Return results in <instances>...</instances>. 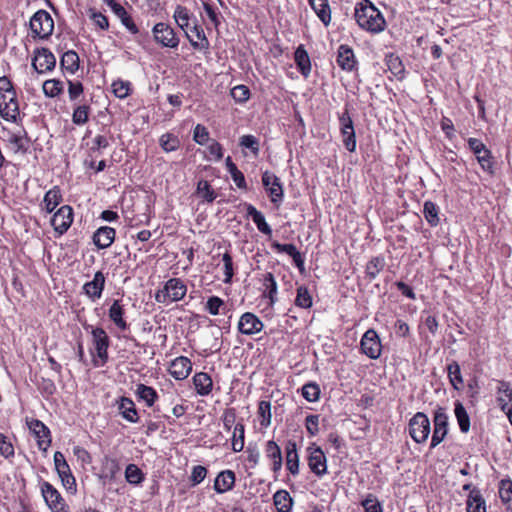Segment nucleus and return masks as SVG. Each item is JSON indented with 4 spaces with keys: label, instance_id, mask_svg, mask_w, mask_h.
<instances>
[{
    "label": "nucleus",
    "instance_id": "nucleus-4",
    "mask_svg": "<svg viewBox=\"0 0 512 512\" xmlns=\"http://www.w3.org/2000/svg\"><path fill=\"white\" fill-rule=\"evenodd\" d=\"M409 434L416 443H424L430 434V421L428 417L417 412L409 421Z\"/></svg>",
    "mask_w": 512,
    "mask_h": 512
},
{
    "label": "nucleus",
    "instance_id": "nucleus-10",
    "mask_svg": "<svg viewBox=\"0 0 512 512\" xmlns=\"http://www.w3.org/2000/svg\"><path fill=\"white\" fill-rule=\"evenodd\" d=\"M434 431L432 434L430 448L438 446L446 437L448 432V416L445 413L444 408L439 407L433 418Z\"/></svg>",
    "mask_w": 512,
    "mask_h": 512
},
{
    "label": "nucleus",
    "instance_id": "nucleus-1",
    "mask_svg": "<svg viewBox=\"0 0 512 512\" xmlns=\"http://www.w3.org/2000/svg\"><path fill=\"white\" fill-rule=\"evenodd\" d=\"M355 19L360 28L371 32H382L386 21L382 13L369 0H362L355 8Z\"/></svg>",
    "mask_w": 512,
    "mask_h": 512
},
{
    "label": "nucleus",
    "instance_id": "nucleus-25",
    "mask_svg": "<svg viewBox=\"0 0 512 512\" xmlns=\"http://www.w3.org/2000/svg\"><path fill=\"white\" fill-rule=\"evenodd\" d=\"M235 473L231 470L221 471L214 481V489L217 493L222 494L234 487Z\"/></svg>",
    "mask_w": 512,
    "mask_h": 512
},
{
    "label": "nucleus",
    "instance_id": "nucleus-43",
    "mask_svg": "<svg viewBox=\"0 0 512 512\" xmlns=\"http://www.w3.org/2000/svg\"><path fill=\"white\" fill-rule=\"evenodd\" d=\"M423 214H424V217H425L426 221L431 226L434 227V226H437L439 224L440 218H439L438 207L433 202L426 201L424 203Z\"/></svg>",
    "mask_w": 512,
    "mask_h": 512
},
{
    "label": "nucleus",
    "instance_id": "nucleus-18",
    "mask_svg": "<svg viewBox=\"0 0 512 512\" xmlns=\"http://www.w3.org/2000/svg\"><path fill=\"white\" fill-rule=\"evenodd\" d=\"M41 492L46 504L54 512H60L65 506V502L60 493L49 482H43Z\"/></svg>",
    "mask_w": 512,
    "mask_h": 512
},
{
    "label": "nucleus",
    "instance_id": "nucleus-29",
    "mask_svg": "<svg viewBox=\"0 0 512 512\" xmlns=\"http://www.w3.org/2000/svg\"><path fill=\"white\" fill-rule=\"evenodd\" d=\"M466 511L486 512V502L478 488L472 489L469 493L466 500Z\"/></svg>",
    "mask_w": 512,
    "mask_h": 512
},
{
    "label": "nucleus",
    "instance_id": "nucleus-41",
    "mask_svg": "<svg viewBox=\"0 0 512 512\" xmlns=\"http://www.w3.org/2000/svg\"><path fill=\"white\" fill-rule=\"evenodd\" d=\"M225 165L227 171L230 173L233 181L237 185L238 188L243 189L246 188V181L244 174L237 168V166L233 163L230 156L225 159Z\"/></svg>",
    "mask_w": 512,
    "mask_h": 512
},
{
    "label": "nucleus",
    "instance_id": "nucleus-35",
    "mask_svg": "<svg viewBox=\"0 0 512 512\" xmlns=\"http://www.w3.org/2000/svg\"><path fill=\"white\" fill-rule=\"evenodd\" d=\"M273 501L278 512H290L292 509L293 499L286 490H278Z\"/></svg>",
    "mask_w": 512,
    "mask_h": 512
},
{
    "label": "nucleus",
    "instance_id": "nucleus-26",
    "mask_svg": "<svg viewBox=\"0 0 512 512\" xmlns=\"http://www.w3.org/2000/svg\"><path fill=\"white\" fill-rule=\"evenodd\" d=\"M125 309L120 300H114L109 308V319L122 331L128 328V324L124 319Z\"/></svg>",
    "mask_w": 512,
    "mask_h": 512
},
{
    "label": "nucleus",
    "instance_id": "nucleus-57",
    "mask_svg": "<svg viewBox=\"0 0 512 512\" xmlns=\"http://www.w3.org/2000/svg\"><path fill=\"white\" fill-rule=\"evenodd\" d=\"M499 495L501 500L506 503H512V481L502 480L499 487Z\"/></svg>",
    "mask_w": 512,
    "mask_h": 512
},
{
    "label": "nucleus",
    "instance_id": "nucleus-11",
    "mask_svg": "<svg viewBox=\"0 0 512 512\" xmlns=\"http://www.w3.org/2000/svg\"><path fill=\"white\" fill-rule=\"evenodd\" d=\"M307 451L310 470L318 477L324 476L327 473V459L323 450L313 443L307 448Z\"/></svg>",
    "mask_w": 512,
    "mask_h": 512
},
{
    "label": "nucleus",
    "instance_id": "nucleus-56",
    "mask_svg": "<svg viewBox=\"0 0 512 512\" xmlns=\"http://www.w3.org/2000/svg\"><path fill=\"white\" fill-rule=\"evenodd\" d=\"M197 191L207 202H213L216 198L214 190L206 180H201L198 183Z\"/></svg>",
    "mask_w": 512,
    "mask_h": 512
},
{
    "label": "nucleus",
    "instance_id": "nucleus-32",
    "mask_svg": "<svg viewBox=\"0 0 512 512\" xmlns=\"http://www.w3.org/2000/svg\"><path fill=\"white\" fill-rule=\"evenodd\" d=\"M193 384L196 392L201 396H206L212 391L213 381L205 372L196 373L193 376Z\"/></svg>",
    "mask_w": 512,
    "mask_h": 512
},
{
    "label": "nucleus",
    "instance_id": "nucleus-64",
    "mask_svg": "<svg viewBox=\"0 0 512 512\" xmlns=\"http://www.w3.org/2000/svg\"><path fill=\"white\" fill-rule=\"evenodd\" d=\"M498 397L501 396L506 399V402L512 404V387L506 381H499L497 386Z\"/></svg>",
    "mask_w": 512,
    "mask_h": 512
},
{
    "label": "nucleus",
    "instance_id": "nucleus-62",
    "mask_svg": "<svg viewBox=\"0 0 512 512\" xmlns=\"http://www.w3.org/2000/svg\"><path fill=\"white\" fill-rule=\"evenodd\" d=\"M305 426L311 436H315L319 432V415L310 414L305 419Z\"/></svg>",
    "mask_w": 512,
    "mask_h": 512
},
{
    "label": "nucleus",
    "instance_id": "nucleus-33",
    "mask_svg": "<svg viewBox=\"0 0 512 512\" xmlns=\"http://www.w3.org/2000/svg\"><path fill=\"white\" fill-rule=\"evenodd\" d=\"M295 63L301 74L307 77L311 72L310 58L303 45H300L294 53Z\"/></svg>",
    "mask_w": 512,
    "mask_h": 512
},
{
    "label": "nucleus",
    "instance_id": "nucleus-36",
    "mask_svg": "<svg viewBox=\"0 0 512 512\" xmlns=\"http://www.w3.org/2000/svg\"><path fill=\"white\" fill-rule=\"evenodd\" d=\"M136 395L140 400H143L148 407H152L158 399L156 390L144 384H138L136 387Z\"/></svg>",
    "mask_w": 512,
    "mask_h": 512
},
{
    "label": "nucleus",
    "instance_id": "nucleus-53",
    "mask_svg": "<svg viewBox=\"0 0 512 512\" xmlns=\"http://www.w3.org/2000/svg\"><path fill=\"white\" fill-rule=\"evenodd\" d=\"M258 415L261 418V426L268 427L271 424V403L269 401L263 400L259 402Z\"/></svg>",
    "mask_w": 512,
    "mask_h": 512
},
{
    "label": "nucleus",
    "instance_id": "nucleus-61",
    "mask_svg": "<svg viewBox=\"0 0 512 512\" xmlns=\"http://www.w3.org/2000/svg\"><path fill=\"white\" fill-rule=\"evenodd\" d=\"M240 146L251 149L255 155L259 152V141L253 135H243L240 138Z\"/></svg>",
    "mask_w": 512,
    "mask_h": 512
},
{
    "label": "nucleus",
    "instance_id": "nucleus-17",
    "mask_svg": "<svg viewBox=\"0 0 512 512\" xmlns=\"http://www.w3.org/2000/svg\"><path fill=\"white\" fill-rule=\"evenodd\" d=\"M264 328L263 322L251 312L244 313L238 322V330L240 333L252 336L261 332Z\"/></svg>",
    "mask_w": 512,
    "mask_h": 512
},
{
    "label": "nucleus",
    "instance_id": "nucleus-51",
    "mask_svg": "<svg viewBox=\"0 0 512 512\" xmlns=\"http://www.w3.org/2000/svg\"><path fill=\"white\" fill-rule=\"evenodd\" d=\"M125 478L130 484L137 485L143 481L144 475L137 465L129 464L125 469Z\"/></svg>",
    "mask_w": 512,
    "mask_h": 512
},
{
    "label": "nucleus",
    "instance_id": "nucleus-7",
    "mask_svg": "<svg viewBox=\"0 0 512 512\" xmlns=\"http://www.w3.org/2000/svg\"><path fill=\"white\" fill-rule=\"evenodd\" d=\"M0 116L16 124L21 121L16 94H3L0 99Z\"/></svg>",
    "mask_w": 512,
    "mask_h": 512
},
{
    "label": "nucleus",
    "instance_id": "nucleus-45",
    "mask_svg": "<svg viewBox=\"0 0 512 512\" xmlns=\"http://www.w3.org/2000/svg\"><path fill=\"white\" fill-rule=\"evenodd\" d=\"M245 428L242 423H237L234 426L233 436H232V450L234 452H240L244 448V436Z\"/></svg>",
    "mask_w": 512,
    "mask_h": 512
},
{
    "label": "nucleus",
    "instance_id": "nucleus-20",
    "mask_svg": "<svg viewBox=\"0 0 512 512\" xmlns=\"http://www.w3.org/2000/svg\"><path fill=\"white\" fill-rule=\"evenodd\" d=\"M192 371L190 359L184 356L174 359L169 366L170 375L176 380L186 379Z\"/></svg>",
    "mask_w": 512,
    "mask_h": 512
},
{
    "label": "nucleus",
    "instance_id": "nucleus-60",
    "mask_svg": "<svg viewBox=\"0 0 512 512\" xmlns=\"http://www.w3.org/2000/svg\"><path fill=\"white\" fill-rule=\"evenodd\" d=\"M231 95L235 101L243 103L249 99L250 91L245 85H238L231 90Z\"/></svg>",
    "mask_w": 512,
    "mask_h": 512
},
{
    "label": "nucleus",
    "instance_id": "nucleus-34",
    "mask_svg": "<svg viewBox=\"0 0 512 512\" xmlns=\"http://www.w3.org/2000/svg\"><path fill=\"white\" fill-rule=\"evenodd\" d=\"M447 374L449 382L455 390L460 391L463 388L464 380L461 373L460 365L457 361H451L447 365Z\"/></svg>",
    "mask_w": 512,
    "mask_h": 512
},
{
    "label": "nucleus",
    "instance_id": "nucleus-15",
    "mask_svg": "<svg viewBox=\"0 0 512 512\" xmlns=\"http://www.w3.org/2000/svg\"><path fill=\"white\" fill-rule=\"evenodd\" d=\"M73 222V210L70 206L60 207L51 218V225L59 234L65 233Z\"/></svg>",
    "mask_w": 512,
    "mask_h": 512
},
{
    "label": "nucleus",
    "instance_id": "nucleus-24",
    "mask_svg": "<svg viewBox=\"0 0 512 512\" xmlns=\"http://www.w3.org/2000/svg\"><path fill=\"white\" fill-rule=\"evenodd\" d=\"M116 231L112 227L104 226L96 230L93 242L99 249L108 248L115 239Z\"/></svg>",
    "mask_w": 512,
    "mask_h": 512
},
{
    "label": "nucleus",
    "instance_id": "nucleus-12",
    "mask_svg": "<svg viewBox=\"0 0 512 512\" xmlns=\"http://www.w3.org/2000/svg\"><path fill=\"white\" fill-rule=\"evenodd\" d=\"M469 148L476 155L483 170L493 173V163L490 150L477 138L468 139Z\"/></svg>",
    "mask_w": 512,
    "mask_h": 512
},
{
    "label": "nucleus",
    "instance_id": "nucleus-47",
    "mask_svg": "<svg viewBox=\"0 0 512 512\" xmlns=\"http://www.w3.org/2000/svg\"><path fill=\"white\" fill-rule=\"evenodd\" d=\"M43 92L47 97H57L63 92V83L58 79L46 80L43 83Z\"/></svg>",
    "mask_w": 512,
    "mask_h": 512
},
{
    "label": "nucleus",
    "instance_id": "nucleus-9",
    "mask_svg": "<svg viewBox=\"0 0 512 512\" xmlns=\"http://www.w3.org/2000/svg\"><path fill=\"white\" fill-rule=\"evenodd\" d=\"M262 184L267 190L271 202L278 207L284 197L280 179L274 173L265 171L262 175Z\"/></svg>",
    "mask_w": 512,
    "mask_h": 512
},
{
    "label": "nucleus",
    "instance_id": "nucleus-48",
    "mask_svg": "<svg viewBox=\"0 0 512 512\" xmlns=\"http://www.w3.org/2000/svg\"><path fill=\"white\" fill-rule=\"evenodd\" d=\"M294 303L297 307L303 309H308L312 306V296L310 295L307 287L299 286L297 288V295Z\"/></svg>",
    "mask_w": 512,
    "mask_h": 512
},
{
    "label": "nucleus",
    "instance_id": "nucleus-42",
    "mask_svg": "<svg viewBox=\"0 0 512 512\" xmlns=\"http://www.w3.org/2000/svg\"><path fill=\"white\" fill-rule=\"evenodd\" d=\"M177 25L185 32L190 27V14L186 7L178 5L173 15Z\"/></svg>",
    "mask_w": 512,
    "mask_h": 512
},
{
    "label": "nucleus",
    "instance_id": "nucleus-23",
    "mask_svg": "<svg viewBox=\"0 0 512 512\" xmlns=\"http://www.w3.org/2000/svg\"><path fill=\"white\" fill-rule=\"evenodd\" d=\"M271 247L278 253H286L289 255L293 259V262L299 271L301 273L304 272V258L294 244H281L277 241H274L271 244Z\"/></svg>",
    "mask_w": 512,
    "mask_h": 512
},
{
    "label": "nucleus",
    "instance_id": "nucleus-13",
    "mask_svg": "<svg viewBox=\"0 0 512 512\" xmlns=\"http://www.w3.org/2000/svg\"><path fill=\"white\" fill-rule=\"evenodd\" d=\"M341 125V134L343 137V144L349 152H354L356 149V136L353 126V121L349 115L348 110L342 113L339 117Z\"/></svg>",
    "mask_w": 512,
    "mask_h": 512
},
{
    "label": "nucleus",
    "instance_id": "nucleus-46",
    "mask_svg": "<svg viewBox=\"0 0 512 512\" xmlns=\"http://www.w3.org/2000/svg\"><path fill=\"white\" fill-rule=\"evenodd\" d=\"M159 144L164 151L172 152L180 147V140L172 133H165L160 137Z\"/></svg>",
    "mask_w": 512,
    "mask_h": 512
},
{
    "label": "nucleus",
    "instance_id": "nucleus-27",
    "mask_svg": "<svg viewBox=\"0 0 512 512\" xmlns=\"http://www.w3.org/2000/svg\"><path fill=\"white\" fill-rule=\"evenodd\" d=\"M337 63L343 69L352 71L356 65L353 50L348 45H340L337 54Z\"/></svg>",
    "mask_w": 512,
    "mask_h": 512
},
{
    "label": "nucleus",
    "instance_id": "nucleus-37",
    "mask_svg": "<svg viewBox=\"0 0 512 512\" xmlns=\"http://www.w3.org/2000/svg\"><path fill=\"white\" fill-rule=\"evenodd\" d=\"M454 413L462 433H468L470 430V417L460 401L455 402Z\"/></svg>",
    "mask_w": 512,
    "mask_h": 512
},
{
    "label": "nucleus",
    "instance_id": "nucleus-5",
    "mask_svg": "<svg viewBox=\"0 0 512 512\" xmlns=\"http://www.w3.org/2000/svg\"><path fill=\"white\" fill-rule=\"evenodd\" d=\"M186 285L178 278L169 279L165 286L162 294L156 295V301L159 303L166 302V298L175 302L181 300L186 294Z\"/></svg>",
    "mask_w": 512,
    "mask_h": 512
},
{
    "label": "nucleus",
    "instance_id": "nucleus-59",
    "mask_svg": "<svg viewBox=\"0 0 512 512\" xmlns=\"http://www.w3.org/2000/svg\"><path fill=\"white\" fill-rule=\"evenodd\" d=\"M362 506L365 512H383L380 502L375 496L371 494H369L367 498L362 501Z\"/></svg>",
    "mask_w": 512,
    "mask_h": 512
},
{
    "label": "nucleus",
    "instance_id": "nucleus-21",
    "mask_svg": "<svg viewBox=\"0 0 512 512\" xmlns=\"http://www.w3.org/2000/svg\"><path fill=\"white\" fill-rule=\"evenodd\" d=\"M105 286V276L101 271H97L91 281L83 286L85 294L91 299H99L102 295Z\"/></svg>",
    "mask_w": 512,
    "mask_h": 512
},
{
    "label": "nucleus",
    "instance_id": "nucleus-19",
    "mask_svg": "<svg viewBox=\"0 0 512 512\" xmlns=\"http://www.w3.org/2000/svg\"><path fill=\"white\" fill-rule=\"evenodd\" d=\"M30 431L37 439L40 450L46 451L51 444L50 431L40 420L34 419L28 423Z\"/></svg>",
    "mask_w": 512,
    "mask_h": 512
},
{
    "label": "nucleus",
    "instance_id": "nucleus-8",
    "mask_svg": "<svg viewBox=\"0 0 512 512\" xmlns=\"http://www.w3.org/2000/svg\"><path fill=\"white\" fill-rule=\"evenodd\" d=\"M152 33L154 40L163 47L176 48L179 44V39L173 28L166 23L155 24Z\"/></svg>",
    "mask_w": 512,
    "mask_h": 512
},
{
    "label": "nucleus",
    "instance_id": "nucleus-50",
    "mask_svg": "<svg viewBox=\"0 0 512 512\" xmlns=\"http://www.w3.org/2000/svg\"><path fill=\"white\" fill-rule=\"evenodd\" d=\"M302 396L308 402H316L320 398V387L315 382L306 383L302 387Z\"/></svg>",
    "mask_w": 512,
    "mask_h": 512
},
{
    "label": "nucleus",
    "instance_id": "nucleus-28",
    "mask_svg": "<svg viewBox=\"0 0 512 512\" xmlns=\"http://www.w3.org/2000/svg\"><path fill=\"white\" fill-rule=\"evenodd\" d=\"M118 410L125 420L131 423L138 422V412L136 410L134 402L130 398L121 397L118 401Z\"/></svg>",
    "mask_w": 512,
    "mask_h": 512
},
{
    "label": "nucleus",
    "instance_id": "nucleus-2",
    "mask_svg": "<svg viewBox=\"0 0 512 512\" xmlns=\"http://www.w3.org/2000/svg\"><path fill=\"white\" fill-rule=\"evenodd\" d=\"M32 36L47 39L54 30V21L46 10H38L29 22Z\"/></svg>",
    "mask_w": 512,
    "mask_h": 512
},
{
    "label": "nucleus",
    "instance_id": "nucleus-38",
    "mask_svg": "<svg viewBox=\"0 0 512 512\" xmlns=\"http://www.w3.org/2000/svg\"><path fill=\"white\" fill-rule=\"evenodd\" d=\"M60 65L69 73L74 74L79 68L78 54L73 50L66 51L61 57Z\"/></svg>",
    "mask_w": 512,
    "mask_h": 512
},
{
    "label": "nucleus",
    "instance_id": "nucleus-31",
    "mask_svg": "<svg viewBox=\"0 0 512 512\" xmlns=\"http://www.w3.org/2000/svg\"><path fill=\"white\" fill-rule=\"evenodd\" d=\"M246 209L247 215L252 218L258 230L264 235L271 236L272 229L266 222L264 215L251 204H247Z\"/></svg>",
    "mask_w": 512,
    "mask_h": 512
},
{
    "label": "nucleus",
    "instance_id": "nucleus-54",
    "mask_svg": "<svg viewBox=\"0 0 512 512\" xmlns=\"http://www.w3.org/2000/svg\"><path fill=\"white\" fill-rule=\"evenodd\" d=\"M263 284L266 287L270 302L273 304L276 301L277 283L272 273L267 272L264 275Z\"/></svg>",
    "mask_w": 512,
    "mask_h": 512
},
{
    "label": "nucleus",
    "instance_id": "nucleus-52",
    "mask_svg": "<svg viewBox=\"0 0 512 512\" xmlns=\"http://www.w3.org/2000/svg\"><path fill=\"white\" fill-rule=\"evenodd\" d=\"M90 107L88 105H78L72 114V121L76 125H84L89 120Z\"/></svg>",
    "mask_w": 512,
    "mask_h": 512
},
{
    "label": "nucleus",
    "instance_id": "nucleus-6",
    "mask_svg": "<svg viewBox=\"0 0 512 512\" xmlns=\"http://www.w3.org/2000/svg\"><path fill=\"white\" fill-rule=\"evenodd\" d=\"M360 347L362 353L370 359H378L381 356V341L374 329H369L363 334Z\"/></svg>",
    "mask_w": 512,
    "mask_h": 512
},
{
    "label": "nucleus",
    "instance_id": "nucleus-14",
    "mask_svg": "<svg viewBox=\"0 0 512 512\" xmlns=\"http://www.w3.org/2000/svg\"><path fill=\"white\" fill-rule=\"evenodd\" d=\"M56 58L47 48L37 49L32 59V67L37 73H44L55 68Z\"/></svg>",
    "mask_w": 512,
    "mask_h": 512
},
{
    "label": "nucleus",
    "instance_id": "nucleus-22",
    "mask_svg": "<svg viewBox=\"0 0 512 512\" xmlns=\"http://www.w3.org/2000/svg\"><path fill=\"white\" fill-rule=\"evenodd\" d=\"M185 34L194 49H207L209 47V41L205 36L202 27L194 23L192 26L185 30Z\"/></svg>",
    "mask_w": 512,
    "mask_h": 512
},
{
    "label": "nucleus",
    "instance_id": "nucleus-55",
    "mask_svg": "<svg viewBox=\"0 0 512 512\" xmlns=\"http://www.w3.org/2000/svg\"><path fill=\"white\" fill-rule=\"evenodd\" d=\"M130 86L128 81L117 80L112 83V91L117 98L124 99L130 94Z\"/></svg>",
    "mask_w": 512,
    "mask_h": 512
},
{
    "label": "nucleus",
    "instance_id": "nucleus-44",
    "mask_svg": "<svg viewBox=\"0 0 512 512\" xmlns=\"http://www.w3.org/2000/svg\"><path fill=\"white\" fill-rule=\"evenodd\" d=\"M56 471L58 473L59 478L61 479L63 486L67 490L75 491L76 490V481H75L74 476L71 473L69 465L66 464L64 466V468L59 467L56 469Z\"/></svg>",
    "mask_w": 512,
    "mask_h": 512
},
{
    "label": "nucleus",
    "instance_id": "nucleus-40",
    "mask_svg": "<svg viewBox=\"0 0 512 512\" xmlns=\"http://www.w3.org/2000/svg\"><path fill=\"white\" fill-rule=\"evenodd\" d=\"M315 11L319 19L325 26H328L331 22V10L327 0H316L315 5L311 6Z\"/></svg>",
    "mask_w": 512,
    "mask_h": 512
},
{
    "label": "nucleus",
    "instance_id": "nucleus-30",
    "mask_svg": "<svg viewBox=\"0 0 512 512\" xmlns=\"http://www.w3.org/2000/svg\"><path fill=\"white\" fill-rule=\"evenodd\" d=\"M286 450V467L292 475L299 473V456L297 453V445L294 441H288Z\"/></svg>",
    "mask_w": 512,
    "mask_h": 512
},
{
    "label": "nucleus",
    "instance_id": "nucleus-39",
    "mask_svg": "<svg viewBox=\"0 0 512 512\" xmlns=\"http://www.w3.org/2000/svg\"><path fill=\"white\" fill-rule=\"evenodd\" d=\"M62 195L59 187L55 186L46 192L43 203L47 213H51L61 202Z\"/></svg>",
    "mask_w": 512,
    "mask_h": 512
},
{
    "label": "nucleus",
    "instance_id": "nucleus-3",
    "mask_svg": "<svg viewBox=\"0 0 512 512\" xmlns=\"http://www.w3.org/2000/svg\"><path fill=\"white\" fill-rule=\"evenodd\" d=\"M1 132L2 135L0 138L3 142L11 146V149L15 154H25L27 152L29 147V138L27 131L23 127H18L14 130L2 127Z\"/></svg>",
    "mask_w": 512,
    "mask_h": 512
},
{
    "label": "nucleus",
    "instance_id": "nucleus-16",
    "mask_svg": "<svg viewBox=\"0 0 512 512\" xmlns=\"http://www.w3.org/2000/svg\"><path fill=\"white\" fill-rule=\"evenodd\" d=\"M93 338V345L96 350L98 358L105 364L108 360V348L110 345V339L106 331L101 327L93 328L91 331Z\"/></svg>",
    "mask_w": 512,
    "mask_h": 512
},
{
    "label": "nucleus",
    "instance_id": "nucleus-49",
    "mask_svg": "<svg viewBox=\"0 0 512 512\" xmlns=\"http://www.w3.org/2000/svg\"><path fill=\"white\" fill-rule=\"evenodd\" d=\"M385 260L383 257H374L366 265V274L370 279H375L383 270Z\"/></svg>",
    "mask_w": 512,
    "mask_h": 512
},
{
    "label": "nucleus",
    "instance_id": "nucleus-63",
    "mask_svg": "<svg viewBox=\"0 0 512 512\" xmlns=\"http://www.w3.org/2000/svg\"><path fill=\"white\" fill-rule=\"evenodd\" d=\"M224 305V301L217 297L212 296L207 300L206 309L211 315H218L220 313V308Z\"/></svg>",
    "mask_w": 512,
    "mask_h": 512
},
{
    "label": "nucleus",
    "instance_id": "nucleus-58",
    "mask_svg": "<svg viewBox=\"0 0 512 512\" xmlns=\"http://www.w3.org/2000/svg\"><path fill=\"white\" fill-rule=\"evenodd\" d=\"M193 140L199 145L206 144L209 140L207 128L201 124H197L193 131Z\"/></svg>",
    "mask_w": 512,
    "mask_h": 512
}]
</instances>
